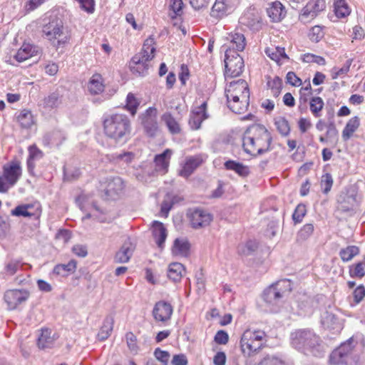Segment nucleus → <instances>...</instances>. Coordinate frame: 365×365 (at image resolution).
<instances>
[{"instance_id":"0e129e2a","label":"nucleus","mask_w":365,"mask_h":365,"mask_svg":"<svg viewBox=\"0 0 365 365\" xmlns=\"http://www.w3.org/2000/svg\"><path fill=\"white\" fill-rule=\"evenodd\" d=\"M154 356L163 365H168L170 356L168 351H163L160 348H156L154 351Z\"/></svg>"},{"instance_id":"ddd939ff","label":"nucleus","mask_w":365,"mask_h":365,"mask_svg":"<svg viewBox=\"0 0 365 365\" xmlns=\"http://www.w3.org/2000/svg\"><path fill=\"white\" fill-rule=\"evenodd\" d=\"M30 292L26 289H9L4 293V299L8 308L15 309L19 305L25 302L29 297Z\"/></svg>"},{"instance_id":"a18cd8bd","label":"nucleus","mask_w":365,"mask_h":365,"mask_svg":"<svg viewBox=\"0 0 365 365\" xmlns=\"http://www.w3.org/2000/svg\"><path fill=\"white\" fill-rule=\"evenodd\" d=\"M16 118L18 122L21 124V127L23 128H30L34 123V119L31 112L28 110H21Z\"/></svg>"},{"instance_id":"58836bf2","label":"nucleus","mask_w":365,"mask_h":365,"mask_svg":"<svg viewBox=\"0 0 365 365\" xmlns=\"http://www.w3.org/2000/svg\"><path fill=\"white\" fill-rule=\"evenodd\" d=\"M265 53L273 61H276L278 64L281 63L282 60L288 59V56L285 53L284 48L275 47L267 48L265 50Z\"/></svg>"},{"instance_id":"bb28decb","label":"nucleus","mask_w":365,"mask_h":365,"mask_svg":"<svg viewBox=\"0 0 365 365\" xmlns=\"http://www.w3.org/2000/svg\"><path fill=\"white\" fill-rule=\"evenodd\" d=\"M150 60L143 58L142 55H135L130 62V68L133 73H138L140 76H144L149 68L148 62Z\"/></svg>"},{"instance_id":"7ed1b4c3","label":"nucleus","mask_w":365,"mask_h":365,"mask_svg":"<svg viewBox=\"0 0 365 365\" xmlns=\"http://www.w3.org/2000/svg\"><path fill=\"white\" fill-rule=\"evenodd\" d=\"M106 136L116 143H124L131 131V123L128 116L124 113H113L106 115L103 121Z\"/></svg>"},{"instance_id":"39448f33","label":"nucleus","mask_w":365,"mask_h":365,"mask_svg":"<svg viewBox=\"0 0 365 365\" xmlns=\"http://www.w3.org/2000/svg\"><path fill=\"white\" fill-rule=\"evenodd\" d=\"M356 341L349 339L334 349L330 356L329 362L331 364H346L347 365H364L363 359L359 356H353Z\"/></svg>"},{"instance_id":"1a4fd4ad","label":"nucleus","mask_w":365,"mask_h":365,"mask_svg":"<svg viewBox=\"0 0 365 365\" xmlns=\"http://www.w3.org/2000/svg\"><path fill=\"white\" fill-rule=\"evenodd\" d=\"M76 201L81 210L88 211V213L83 217V220L93 217L100 222H109L110 221L111 218L108 213L101 210L96 202L90 200L88 195L81 194Z\"/></svg>"},{"instance_id":"b1692460","label":"nucleus","mask_w":365,"mask_h":365,"mask_svg":"<svg viewBox=\"0 0 365 365\" xmlns=\"http://www.w3.org/2000/svg\"><path fill=\"white\" fill-rule=\"evenodd\" d=\"M40 49L31 43H24L14 55V58L18 62H23L33 56H37Z\"/></svg>"},{"instance_id":"7c9ffc66","label":"nucleus","mask_w":365,"mask_h":365,"mask_svg":"<svg viewBox=\"0 0 365 365\" xmlns=\"http://www.w3.org/2000/svg\"><path fill=\"white\" fill-rule=\"evenodd\" d=\"M190 245L185 238H177L174 241L172 252L175 256L187 257L189 255Z\"/></svg>"},{"instance_id":"e2e57ef3","label":"nucleus","mask_w":365,"mask_h":365,"mask_svg":"<svg viewBox=\"0 0 365 365\" xmlns=\"http://www.w3.org/2000/svg\"><path fill=\"white\" fill-rule=\"evenodd\" d=\"M59 96L58 93H53L44 99V106L46 108H53L59 104Z\"/></svg>"},{"instance_id":"dca6fc26","label":"nucleus","mask_w":365,"mask_h":365,"mask_svg":"<svg viewBox=\"0 0 365 365\" xmlns=\"http://www.w3.org/2000/svg\"><path fill=\"white\" fill-rule=\"evenodd\" d=\"M173 313V306L163 300L156 302L153 309V316L155 320L162 322L165 325L170 320Z\"/></svg>"},{"instance_id":"72a5a7b5","label":"nucleus","mask_w":365,"mask_h":365,"mask_svg":"<svg viewBox=\"0 0 365 365\" xmlns=\"http://www.w3.org/2000/svg\"><path fill=\"white\" fill-rule=\"evenodd\" d=\"M77 262L71 259L68 264H59L54 267L53 273L57 276L66 277L76 269Z\"/></svg>"},{"instance_id":"8fccbe9b","label":"nucleus","mask_w":365,"mask_h":365,"mask_svg":"<svg viewBox=\"0 0 365 365\" xmlns=\"http://www.w3.org/2000/svg\"><path fill=\"white\" fill-rule=\"evenodd\" d=\"M314 230V227L312 223L305 224L297 232V240L303 242L311 237Z\"/></svg>"},{"instance_id":"c756f323","label":"nucleus","mask_w":365,"mask_h":365,"mask_svg":"<svg viewBox=\"0 0 365 365\" xmlns=\"http://www.w3.org/2000/svg\"><path fill=\"white\" fill-rule=\"evenodd\" d=\"M103 79L101 74L95 73L89 79L87 85L88 92L92 95H98L104 90Z\"/></svg>"},{"instance_id":"4c0bfd02","label":"nucleus","mask_w":365,"mask_h":365,"mask_svg":"<svg viewBox=\"0 0 365 365\" xmlns=\"http://www.w3.org/2000/svg\"><path fill=\"white\" fill-rule=\"evenodd\" d=\"M155 43L153 38H148L144 41L141 52L137 55H142L143 58L151 61L154 58V53L155 51Z\"/></svg>"},{"instance_id":"4d7b16f0","label":"nucleus","mask_w":365,"mask_h":365,"mask_svg":"<svg viewBox=\"0 0 365 365\" xmlns=\"http://www.w3.org/2000/svg\"><path fill=\"white\" fill-rule=\"evenodd\" d=\"M307 213V209L304 205L303 204H299L293 214H292V220L294 222L295 224H298L302 222L303 218L306 215Z\"/></svg>"},{"instance_id":"3c124183","label":"nucleus","mask_w":365,"mask_h":365,"mask_svg":"<svg viewBox=\"0 0 365 365\" xmlns=\"http://www.w3.org/2000/svg\"><path fill=\"white\" fill-rule=\"evenodd\" d=\"M324 101L320 97H313L309 102L310 110L316 118L321 115L320 112L324 107Z\"/></svg>"},{"instance_id":"9d476101","label":"nucleus","mask_w":365,"mask_h":365,"mask_svg":"<svg viewBox=\"0 0 365 365\" xmlns=\"http://www.w3.org/2000/svg\"><path fill=\"white\" fill-rule=\"evenodd\" d=\"M227 101L241 99L242 106L250 100V90L247 83L245 80H237L230 82L225 88Z\"/></svg>"},{"instance_id":"0eeeda50","label":"nucleus","mask_w":365,"mask_h":365,"mask_svg":"<svg viewBox=\"0 0 365 365\" xmlns=\"http://www.w3.org/2000/svg\"><path fill=\"white\" fill-rule=\"evenodd\" d=\"M265 333L263 331L246 330L240 340V346L244 355L250 356L258 351L264 341Z\"/></svg>"},{"instance_id":"c85d7f7f","label":"nucleus","mask_w":365,"mask_h":365,"mask_svg":"<svg viewBox=\"0 0 365 365\" xmlns=\"http://www.w3.org/2000/svg\"><path fill=\"white\" fill-rule=\"evenodd\" d=\"M326 8L324 0H311L303 9V16L314 17Z\"/></svg>"},{"instance_id":"2f4dec72","label":"nucleus","mask_w":365,"mask_h":365,"mask_svg":"<svg viewBox=\"0 0 365 365\" xmlns=\"http://www.w3.org/2000/svg\"><path fill=\"white\" fill-rule=\"evenodd\" d=\"M153 235L156 244L161 247L167 237V232L163 224L158 221H155L153 224Z\"/></svg>"},{"instance_id":"cd10ccee","label":"nucleus","mask_w":365,"mask_h":365,"mask_svg":"<svg viewBox=\"0 0 365 365\" xmlns=\"http://www.w3.org/2000/svg\"><path fill=\"white\" fill-rule=\"evenodd\" d=\"M135 250V245L130 239L125 240L120 247V250L116 253L115 257V262L118 263L128 262L131 257Z\"/></svg>"},{"instance_id":"f3484780","label":"nucleus","mask_w":365,"mask_h":365,"mask_svg":"<svg viewBox=\"0 0 365 365\" xmlns=\"http://www.w3.org/2000/svg\"><path fill=\"white\" fill-rule=\"evenodd\" d=\"M188 217L191 226L195 229L206 227L212 220V216L210 212L200 208L190 210Z\"/></svg>"},{"instance_id":"20e7f679","label":"nucleus","mask_w":365,"mask_h":365,"mask_svg":"<svg viewBox=\"0 0 365 365\" xmlns=\"http://www.w3.org/2000/svg\"><path fill=\"white\" fill-rule=\"evenodd\" d=\"M42 26L43 38L58 48L67 44L71 38L68 31L64 28L63 21L56 16H50L45 19Z\"/></svg>"},{"instance_id":"f257e3e1","label":"nucleus","mask_w":365,"mask_h":365,"mask_svg":"<svg viewBox=\"0 0 365 365\" xmlns=\"http://www.w3.org/2000/svg\"><path fill=\"white\" fill-rule=\"evenodd\" d=\"M272 135L262 125L257 124L250 127L242 138L245 152L256 156L267 153L270 149Z\"/></svg>"},{"instance_id":"4468645a","label":"nucleus","mask_w":365,"mask_h":365,"mask_svg":"<svg viewBox=\"0 0 365 365\" xmlns=\"http://www.w3.org/2000/svg\"><path fill=\"white\" fill-rule=\"evenodd\" d=\"M240 23L253 32L259 31L262 27V18L255 8L247 9L240 17Z\"/></svg>"},{"instance_id":"5701e85b","label":"nucleus","mask_w":365,"mask_h":365,"mask_svg":"<svg viewBox=\"0 0 365 365\" xmlns=\"http://www.w3.org/2000/svg\"><path fill=\"white\" fill-rule=\"evenodd\" d=\"M11 215L17 217H38L40 215L39 206L34 204L21 205L16 207L11 212Z\"/></svg>"},{"instance_id":"a211bd4d","label":"nucleus","mask_w":365,"mask_h":365,"mask_svg":"<svg viewBox=\"0 0 365 365\" xmlns=\"http://www.w3.org/2000/svg\"><path fill=\"white\" fill-rule=\"evenodd\" d=\"M124 182L119 177L108 178L104 182L103 190L108 198L115 200L123 192Z\"/></svg>"},{"instance_id":"a19ab883","label":"nucleus","mask_w":365,"mask_h":365,"mask_svg":"<svg viewBox=\"0 0 365 365\" xmlns=\"http://www.w3.org/2000/svg\"><path fill=\"white\" fill-rule=\"evenodd\" d=\"M162 120L165 123L172 134H178L180 133L181 129L180 124L170 113H164L162 115Z\"/></svg>"},{"instance_id":"c9c22d12","label":"nucleus","mask_w":365,"mask_h":365,"mask_svg":"<svg viewBox=\"0 0 365 365\" xmlns=\"http://www.w3.org/2000/svg\"><path fill=\"white\" fill-rule=\"evenodd\" d=\"M227 170H233L241 177H247L250 174L248 166L235 160H227L225 163Z\"/></svg>"},{"instance_id":"393cba45","label":"nucleus","mask_w":365,"mask_h":365,"mask_svg":"<svg viewBox=\"0 0 365 365\" xmlns=\"http://www.w3.org/2000/svg\"><path fill=\"white\" fill-rule=\"evenodd\" d=\"M237 2V0H215L212 8L211 15L216 18H221L225 16Z\"/></svg>"},{"instance_id":"9b49d317","label":"nucleus","mask_w":365,"mask_h":365,"mask_svg":"<svg viewBox=\"0 0 365 365\" xmlns=\"http://www.w3.org/2000/svg\"><path fill=\"white\" fill-rule=\"evenodd\" d=\"M225 51V76L226 77H237L242 73L244 68L243 58L238 53H231L230 51Z\"/></svg>"},{"instance_id":"f704fd0d","label":"nucleus","mask_w":365,"mask_h":365,"mask_svg":"<svg viewBox=\"0 0 365 365\" xmlns=\"http://www.w3.org/2000/svg\"><path fill=\"white\" fill-rule=\"evenodd\" d=\"M54 335H52L51 330L43 329L41 334L38 339V346L40 349H47L53 346L54 344Z\"/></svg>"},{"instance_id":"5fc2aeb1","label":"nucleus","mask_w":365,"mask_h":365,"mask_svg":"<svg viewBox=\"0 0 365 365\" xmlns=\"http://www.w3.org/2000/svg\"><path fill=\"white\" fill-rule=\"evenodd\" d=\"M349 275L351 277L362 278L365 276V262H360L349 267Z\"/></svg>"},{"instance_id":"4be33fe9","label":"nucleus","mask_w":365,"mask_h":365,"mask_svg":"<svg viewBox=\"0 0 365 365\" xmlns=\"http://www.w3.org/2000/svg\"><path fill=\"white\" fill-rule=\"evenodd\" d=\"M172 155L173 150L167 148L162 153L155 156V169L157 172L162 175H165L168 173Z\"/></svg>"},{"instance_id":"e433bc0d","label":"nucleus","mask_w":365,"mask_h":365,"mask_svg":"<svg viewBox=\"0 0 365 365\" xmlns=\"http://www.w3.org/2000/svg\"><path fill=\"white\" fill-rule=\"evenodd\" d=\"M184 271V267L181 263H171L168 267V277L173 282H179L181 279Z\"/></svg>"},{"instance_id":"2eb2a0df","label":"nucleus","mask_w":365,"mask_h":365,"mask_svg":"<svg viewBox=\"0 0 365 365\" xmlns=\"http://www.w3.org/2000/svg\"><path fill=\"white\" fill-rule=\"evenodd\" d=\"M206 158L207 156L202 154L187 157L185 162L181 164L179 175L187 178L205 161Z\"/></svg>"},{"instance_id":"f8f14e48","label":"nucleus","mask_w":365,"mask_h":365,"mask_svg":"<svg viewBox=\"0 0 365 365\" xmlns=\"http://www.w3.org/2000/svg\"><path fill=\"white\" fill-rule=\"evenodd\" d=\"M157 115L158 110L155 107H149L143 113L139 115L145 132L150 136L155 135L158 130Z\"/></svg>"},{"instance_id":"864d4df0","label":"nucleus","mask_w":365,"mask_h":365,"mask_svg":"<svg viewBox=\"0 0 365 365\" xmlns=\"http://www.w3.org/2000/svg\"><path fill=\"white\" fill-rule=\"evenodd\" d=\"M274 124L279 133L283 135L287 136L290 132V127L287 120L283 117L277 118L274 120Z\"/></svg>"},{"instance_id":"37998d69","label":"nucleus","mask_w":365,"mask_h":365,"mask_svg":"<svg viewBox=\"0 0 365 365\" xmlns=\"http://www.w3.org/2000/svg\"><path fill=\"white\" fill-rule=\"evenodd\" d=\"M334 12L337 17L344 18L349 15L351 10L345 0H335Z\"/></svg>"},{"instance_id":"bf43d9fd","label":"nucleus","mask_w":365,"mask_h":365,"mask_svg":"<svg viewBox=\"0 0 365 365\" xmlns=\"http://www.w3.org/2000/svg\"><path fill=\"white\" fill-rule=\"evenodd\" d=\"M302 59L305 63H316L318 65H325L326 63L323 57L309 53L304 54Z\"/></svg>"},{"instance_id":"a878e982","label":"nucleus","mask_w":365,"mask_h":365,"mask_svg":"<svg viewBox=\"0 0 365 365\" xmlns=\"http://www.w3.org/2000/svg\"><path fill=\"white\" fill-rule=\"evenodd\" d=\"M321 322L323 327L333 331L338 332L341 329V324L338 317L331 312L325 311L321 317Z\"/></svg>"},{"instance_id":"680f3d73","label":"nucleus","mask_w":365,"mask_h":365,"mask_svg":"<svg viewBox=\"0 0 365 365\" xmlns=\"http://www.w3.org/2000/svg\"><path fill=\"white\" fill-rule=\"evenodd\" d=\"M259 365H285V363L279 357L268 355L261 360Z\"/></svg>"},{"instance_id":"f03ea898","label":"nucleus","mask_w":365,"mask_h":365,"mask_svg":"<svg viewBox=\"0 0 365 365\" xmlns=\"http://www.w3.org/2000/svg\"><path fill=\"white\" fill-rule=\"evenodd\" d=\"M292 345L307 355L322 357L326 346L314 332L309 329L297 330L291 334Z\"/></svg>"},{"instance_id":"338daca9","label":"nucleus","mask_w":365,"mask_h":365,"mask_svg":"<svg viewBox=\"0 0 365 365\" xmlns=\"http://www.w3.org/2000/svg\"><path fill=\"white\" fill-rule=\"evenodd\" d=\"M170 7L174 14V16H172L173 18L180 16L182 14V0H171Z\"/></svg>"},{"instance_id":"69168bd1","label":"nucleus","mask_w":365,"mask_h":365,"mask_svg":"<svg viewBox=\"0 0 365 365\" xmlns=\"http://www.w3.org/2000/svg\"><path fill=\"white\" fill-rule=\"evenodd\" d=\"M174 202V197L169 194L167 195L161 205V212L167 216Z\"/></svg>"},{"instance_id":"79ce46f5","label":"nucleus","mask_w":365,"mask_h":365,"mask_svg":"<svg viewBox=\"0 0 365 365\" xmlns=\"http://www.w3.org/2000/svg\"><path fill=\"white\" fill-rule=\"evenodd\" d=\"M113 324L114 320L112 317H107L105 319L98 334L100 340L103 341L109 337L113 329Z\"/></svg>"},{"instance_id":"aec40b11","label":"nucleus","mask_w":365,"mask_h":365,"mask_svg":"<svg viewBox=\"0 0 365 365\" xmlns=\"http://www.w3.org/2000/svg\"><path fill=\"white\" fill-rule=\"evenodd\" d=\"M26 267L31 269V266L24 262L21 259L8 258L5 260L2 274L5 277H10L17 274L20 270H25Z\"/></svg>"},{"instance_id":"603ef678","label":"nucleus","mask_w":365,"mask_h":365,"mask_svg":"<svg viewBox=\"0 0 365 365\" xmlns=\"http://www.w3.org/2000/svg\"><path fill=\"white\" fill-rule=\"evenodd\" d=\"M359 252V248L356 246H348L345 249H342L340 251L339 255L342 261L349 262L354 257L357 255Z\"/></svg>"},{"instance_id":"6e6552de","label":"nucleus","mask_w":365,"mask_h":365,"mask_svg":"<svg viewBox=\"0 0 365 365\" xmlns=\"http://www.w3.org/2000/svg\"><path fill=\"white\" fill-rule=\"evenodd\" d=\"M292 289V282L289 279H282L267 287L263 292L264 300L271 304L278 303L289 294Z\"/></svg>"},{"instance_id":"13d9d810","label":"nucleus","mask_w":365,"mask_h":365,"mask_svg":"<svg viewBox=\"0 0 365 365\" xmlns=\"http://www.w3.org/2000/svg\"><path fill=\"white\" fill-rule=\"evenodd\" d=\"M125 341L129 350L131 352L136 353L138 349L136 336L133 332H128L125 334Z\"/></svg>"},{"instance_id":"6e6d98bb","label":"nucleus","mask_w":365,"mask_h":365,"mask_svg":"<svg viewBox=\"0 0 365 365\" xmlns=\"http://www.w3.org/2000/svg\"><path fill=\"white\" fill-rule=\"evenodd\" d=\"M333 182V178L330 173H325L322 176L320 185L323 193L327 194L331 190Z\"/></svg>"},{"instance_id":"423d86ee","label":"nucleus","mask_w":365,"mask_h":365,"mask_svg":"<svg viewBox=\"0 0 365 365\" xmlns=\"http://www.w3.org/2000/svg\"><path fill=\"white\" fill-rule=\"evenodd\" d=\"M22 176L21 163L18 160H11L3 165L0 175V192L6 193L14 187Z\"/></svg>"},{"instance_id":"412c9836","label":"nucleus","mask_w":365,"mask_h":365,"mask_svg":"<svg viewBox=\"0 0 365 365\" xmlns=\"http://www.w3.org/2000/svg\"><path fill=\"white\" fill-rule=\"evenodd\" d=\"M207 103L204 101L200 106L195 108L191 113L189 125L192 130H198L203 120L208 118L207 113Z\"/></svg>"},{"instance_id":"052dcab7","label":"nucleus","mask_w":365,"mask_h":365,"mask_svg":"<svg viewBox=\"0 0 365 365\" xmlns=\"http://www.w3.org/2000/svg\"><path fill=\"white\" fill-rule=\"evenodd\" d=\"M324 36L323 29L319 26H314L310 30L309 37L313 42H319Z\"/></svg>"},{"instance_id":"6ab92c4d","label":"nucleus","mask_w":365,"mask_h":365,"mask_svg":"<svg viewBox=\"0 0 365 365\" xmlns=\"http://www.w3.org/2000/svg\"><path fill=\"white\" fill-rule=\"evenodd\" d=\"M246 46V38L244 34L238 32H232L226 37V42L223 45L225 51L231 53L242 51Z\"/></svg>"},{"instance_id":"09e8293b","label":"nucleus","mask_w":365,"mask_h":365,"mask_svg":"<svg viewBox=\"0 0 365 365\" xmlns=\"http://www.w3.org/2000/svg\"><path fill=\"white\" fill-rule=\"evenodd\" d=\"M242 100L239 99L235 101H227L228 108L234 113L237 114L244 113L248 108L250 104V100H248L245 105L242 106L241 103Z\"/></svg>"},{"instance_id":"ea45409f","label":"nucleus","mask_w":365,"mask_h":365,"mask_svg":"<svg viewBox=\"0 0 365 365\" xmlns=\"http://www.w3.org/2000/svg\"><path fill=\"white\" fill-rule=\"evenodd\" d=\"M359 126V119L358 117L355 116L349 119L342 131V138L344 140H348L358 129Z\"/></svg>"},{"instance_id":"49530a36","label":"nucleus","mask_w":365,"mask_h":365,"mask_svg":"<svg viewBox=\"0 0 365 365\" xmlns=\"http://www.w3.org/2000/svg\"><path fill=\"white\" fill-rule=\"evenodd\" d=\"M267 86L270 89L272 95L274 97L279 96L282 87V80L278 76L267 80Z\"/></svg>"},{"instance_id":"473e14b6","label":"nucleus","mask_w":365,"mask_h":365,"mask_svg":"<svg viewBox=\"0 0 365 365\" xmlns=\"http://www.w3.org/2000/svg\"><path fill=\"white\" fill-rule=\"evenodd\" d=\"M267 13L272 21H279L285 16V11L279 1H275L267 8Z\"/></svg>"},{"instance_id":"c03bdc74","label":"nucleus","mask_w":365,"mask_h":365,"mask_svg":"<svg viewBox=\"0 0 365 365\" xmlns=\"http://www.w3.org/2000/svg\"><path fill=\"white\" fill-rule=\"evenodd\" d=\"M257 248V242L255 240H248L245 243L240 244L237 252L240 255L248 256L252 254Z\"/></svg>"},{"instance_id":"de8ad7c7","label":"nucleus","mask_w":365,"mask_h":365,"mask_svg":"<svg viewBox=\"0 0 365 365\" xmlns=\"http://www.w3.org/2000/svg\"><path fill=\"white\" fill-rule=\"evenodd\" d=\"M140 101L132 93H129L126 98L125 108L133 116L136 114Z\"/></svg>"},{"instance_id":"774afa93","label":"nucleus","mask_w":365,"mask_h":365,"mask_svg":"<svg viewBox=\"0 0 365 365\" xmlns=\"http://www.w3.org/2000/svg\"><path fill=\"white\" fill-rule=\"evenodd\" d=\"M134 153L132 152H124L120 154H115L113 156V159L118 162H123L128 164L132 162L134 158Z\"/></svg>"}]
</instances>
